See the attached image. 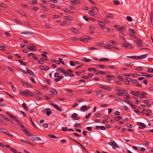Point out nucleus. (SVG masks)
I'll list each match as a JSON object with an SVG mask.
<instances>
[{"mask_svg": "<svg viewBox=\"0 0 153 153\" xmlns=\"http://www.w3.org/2000/svg\"><path fill=\"white\" fill-rule=\"evenodd\" d=\"M49 103L50 104L52 105L56 109L58 110L59 111H62V109L59 107L57 105L55 104L52 101H50Z\"/></svg>", "mask_w": 153, "mask_h": 153, "instance_id": "1", "label": "nucleus"}, {"mask_svg": "<svg viewBox=\"0 0 153 153\" xmlns=\"http://www.w3.org/2000/svg\"><path fill=\"white\" fill-rule=\"evenodd\" d=\"M137 125H140L141 127H139V129H143L144 128H145L146 127V126L144 123H142L140 122H137L136 123Z\"/></svg>", "mask_w": 153, "mask_h": 153, "instance_id": "2", "label": "nucleus"}, {"mask_svg": "<svg viewBox=\"0 0 153 153\" xmlns=\"http://www.w3.org/2000/svg\"><path fill=\"white\" fill-rule=\"evenodd\" d=\"M121 45L123 47L126 48H128V47H130V48H131L132 47L131 45L125 42H122L121 43Z\"/></svg>", "mask_w": 153, "mask_h": 153, "instance_id": "3", "label": "nucleus"}, {"mask_svg": "<svg viewBox=\"0 0 153 153\" xmlns=\"http://www.w3.org/2000/svg\"><path fill=\"white\" fill-rule=\"evenodd\" d=\"M25 92L26 93L25 96L26 97H28L29 96L32 97L34 96V95L32 93L30 92L28 90H25Z\"/></svg>", "mask_w": 153, "mask_h": 153, "instance_id": "4", "label": "nucleus"}, {"mask_svg": "<svg viewBox=\"0 0 153 153\" xmlns=\"http://www.w3.org/2000/svg\"><path fill=\"white\" fill-rule=\"evenodd\" d=\"M123 101L127 103L129 105H130L133 108V109L136 108V106L134 104H133L130 101H128V100H123Z\"/></svg>", "mask_w": 153, "mask_h": 153, "instance_id": "5", "label": "nucleus"}, {"mask_svg": "<svg viewBox=\"0 0 153 153\" xmlns=\"http://www.w3.org/2000/svg\"><path fill=\"white\" fill-rule=\"evenodd\" d=\"M71 117L74 120H78L80 119V117L78 116V114L75 113H73L71 115Z\"/></svg>", "mask_w": 153, "mask_h": 153, "instance_id": "6", "label": "nucleus"}, {"mask_svg": "<svg viewBox=\"0 0 153 153\" xmlns=\"http://www.w3.org/2000/svg\"><path fill=\"white\" fill-rule=\"evenodd\" d=\"M135 33V30L134 29L130 28L129 30V31L128 32V34L130 36H132L136 38V37L134 35V33Z\"/></svg>", "mask_w": 153, "mask_h": 153, "instance_id": "7", "label": "nucleus"}, {"mask_svg": "<svg viewBox=\"0 0 153 153\" xmlns=\"http://www.w3.org/2000/svg\"><path fill=\"white\" fill-rule=\"evenodd\" d=\"M92 38L88 36H86V38H81L80 39V40L84 42H87L88 40H91Z\"/></svg>", "mask_w": 153, "mask_h": 153, "instance_id": "8", "label": "nucleus"}, {"mask_svg": "<svg viewBox=\"0 0 153 153\" xmlns=\"http://www.w3.org/2000/svg\"><path fill=\"white\" fill-rule=\"evenodd\" d=\"M130 93L135 96H138L139 94H141V92L139 91H131Z\"/></svg>", "mask_w": 153, "mask_h": 153, "instance_id": "9", "label": "nucleus"}, {"mask_svg": "<svg viewBox=\"0 0 153 153\" xmlns=\"http://www.w3.org/2000/svg\"><path fill=\"white\" fill-rule=\"evenodd\" d=\"M96 129H101V130H104L105 129V126H96L95 128Z\"/></svg>", "mask_w": 153, "mask_h": 153, "instance_id": "10", "label": "nucleus"}, {"mask_svg": "<svg viewBox=\"0 0 153 153\" xmlns=\"http://www.w3.org/2000/svg\"><path fill=\"white\" fill-rule=\"evenodd\" d=\"M147 55L146 54L142 55L137 56V59H142L146 58L147 57Z\"/></svg>", "mask_w": 153, "mask_h": 153, "instance_id": "11", "label": "nucleus"}, {"mask_svg": "<svg viewBox=\"0 0 153 153\" xmlns=\"http://www.w3.org/2000/svg\"><path fill=\"white\" fill-rule=\"evenodd\" d=\"M30 140L32 141H41V139L39 137H34L31 138Z\"/></svg>", "mask_w": 153, "mask_h": 153, "instance_id": "12", "label": "nucleus"}, {"mask_svg": "<svg viewBox=\"0 0 153 153\" xmlns=\"http://www.w3.org/2000/svg\"><path fill=\"white\" fill-rule=\"evenodd\" d=\"M57 70L59 71H61V72L65 74H69V73L67 71L64 70L62 68H58Z\"/></svg>", "mask_w": 153, "mask_h": 153, "instance_id": "13", "label": "nucleus"}, {"mask_svg": "<svg viewBox=\"0 0 153 153\" xmlns=\"http://www.w3.org/2000/svg\"><path fill=\"white\" fill-rule=\"evenodd\" d=\"M111 142H112V147L113 148V146L116 148H119L116 142L113 140H111Z\"/></svg>", "mask_w": 153, "mask_h": 153, "instance_id": "14", "label": "nucleus"}, {"mask_svg": "<svg viewBox=\"0 0 153 153\" xmlns=\"http://www.w3.org/2000/svg\"><path fill=\"white\" fill-rule=\"evenodd\" d=\"M26 70L28 73L30 75L34 76L36 77V75L34 74V73L31 70L27 68L26 69Z\"/></svg>", "mask_w": 153, "mask_h": 153, "instance_id": "15", "label": "nucleus"}, {"mask_svg": "<svg viewBox=\"0 0 153 153\" xmlns=\"http://www.w3.org/2000/svg\"><path fill=\"white\" fill-rule=\"evenodd\" d=\"M50 91L54 95H57L58 94V93L57 91L54 89L51 88L50 90Z\"/></svg>", "mask_w": 153, "mask_h": 153, "instance_id": "16", "label": "nucleus"}, {"mask_svg": "<svg viewBox=\"0 0 153 153\" xmlns=\"http://www.w3.org/2000/svg\"><path fill=\"white\" fill-rule=\"evenodd\" d=\"M136 40L135 41V42L138 44L142 45V41L139 39H136V37L135 38Z\"/></svg>", "mask_w": 153, "mask_h": 153, "instance_id": "17", "label": "nucleus"}, {"mask_svg": "<svg viewBox=\"0 0 153 153\" xmlns=\"http://www.w3.org/2000/svg\"><path fill=\"white\" fill-rule=\"evenodd\" d=\"M87 108L86 105H84L81 107V109L82 111H86L88 109Z\"/></svg>", "mask_w": 153, "mask_h": 153, "instance_id": "18", "label": "nucleus"}, {"mask_svg": "<svg viewBox=\"0 0 153 153\" xmlns=\"http://www.w3.org/2000/svg\"><path fill=\"white\" fill-rule=\"evenodd\" d=\"M114 15L113 14H108L105 16V18L106 19H108L109 18H113L114 17Z\"/></svg>", "mask_w": 153, "mask_h": 153, "instance_id": "19", "label": "nucleus"}, {"mask_svg": "<svg viewBox=\"0 0 153 153\" xmlns=\"http://www.w3.org/2000/svg\"><path fill=\"white\" fill-rule=\"evenodd\" d=\"M64 18L65 19L68 20H73L72 17L70 16H64Z\"/></svg>", "mask_w": 153, "mask_h": 153, "instance_id": "20", "label": "nucleus"}, {"mask_svg": "<svg viewBox=\"0 0 153 153\" xmlns=\"http://www.w3.org/2000/svg\"><path fill=\"white\" fill-rule=\"evenodd\" d=\"M70 29L71 31H72L75 33H77L79 32V31H78L77 30H76V28L74 27H71Z\"/></svg>", "mask_w": 153, "mask_h": 153, "instance_id": "21", "label": "nucleus"}, {"mask_svg": "<svg viewBox=\"0 0 153 153\" xmlns=\"http://www.w3.org/2000/svg\"><path fill=\"white\" fill-rule=\"evenodd\" d=\"M105 45L106 47L104 46V47L105 49H110L112 47V45H111L108 44H105Z\"/></svg>", "mask_w": 153, "mask_h": 153, "instance_id": "22", "label": "nucleus"}, {"mask_svg": "<svg viewBox=\"0 0 153 153\" xmlns=\"http://www.w3.org/2000/svg\"><path fill=\"white\" fill-rule=\"evenodd\" d=\"M79 0H72L71 1V3L72 4L75 5L76 4V3H79Z\"/></svg>", "mask_w": 153, "mask_h": 153, "instance_id": "23", "label": "nucleus"}, {"mask_svg": "<svg viewBox=\"0 0 153 153\" xmlns=\"http://www.w3.org/2000/svg\"><path fill=\"white\" fill-rule=\"evenodd\" d=\"M141 95L142 97H143L144 98H146V97L145 96L146 95H147V93L146 92H141V94H140Z\"/></svg>", "mask_w": 153, "mask_h": 153, "instance_id": "24", "label": "nucleus"}, {"mask_svg": "<svg viewBox=\"0 0 153 153\" xmlns=\"http://www.w3.org/2000/svg\"><path fill=\"white\" fill-rule=\"evenodd\" d=\"M89 13L91 15L96 16L97 15L96 13H94L93 11L91 10H89L88 11Z\"/></svg>", "mask_w": 153, "mask_h": 153, "instance_id": "25", "label": "nucleus"}, {"mask_svg": "<svg viewBox=\"0 0 153 153\" xmlns=\"http://www.w3.org/2000/svg\"><path fill=\"white\" fill-rule=\"evenodd\" d=\"M98 25L100 26H103L104 25V23L103 22L100 21H97Z\"/></svg>", "mask_w": 153, "mask_h": 153, "instance_id": "26", "label": "nucleus"}, {"mask_svg": "<svg viewBox=\"0 0 153 153\" xmlns=\"http://www.w3.org/2000/svg\"><path fill=\"white\" fill-rule=\"evenodd\" d=\"M109 60L108 59L105 58H100L99 59L100 61H108Z\"/></svg>", "mask_w": 153, "mask_h": 153, "instance_id": "27", "label": "nucleus"}, {"mask_svg": "<svg viewBox=\"0 0 153 153\" xmlns=\"http://www.w3.org/2000/svg\"><path fill=\"white\" fill-rule=\"evenodd\" d=\"M83 60L85 62H90L91 59H87L86 58L84 57L83 58Z\"/></svg>", "mask_w": 153, "mask_h": 153, "instance_id": "28", "label": "nucleus"}, {"mask_svg": "<svg viewBox=\"0 0 153 153\" xmlns=\"http://www.w3.org/2000/svg\"><path fill=\"white\" fill-rule=\"evenodd\" d=\"M144 102L146 104L147 107H149L150 106V104H149V101L147 100H145L144 101Z\"/></svg>", "mask_w": 153, "mask_h": 153, "instance_id": "29", "label": "nucleus"}, {"mask_svg": "<svg viewBox=\"0 0 153 153\" xmlns=\"http://www.w3.org/2000/svg\"><path fill=\"white\" fill-rule=\"evenodd\" d=\"M19 62L21 63V64L25 65H26V62H23L22 59H20L19 60Z\"/></svg>", "mask_w": 153, "mask_h": 153, "instance_id": "30", "label": "nucleus"}, {"mask_svg": "<svg viewBox=\"0 0 153 153\" xmlns=\"http://www.w3.org/2000/svg\"><path fill=\"white\" fill-rule=\"evenodd\" d=\"M113 1L115 5H119L120 4L119 1L118 0H113Z\"/></svg>", "mask_w": 153, "mask_h": 153, "instance_id": "31", "label": "nucleus"}, {"mask_svg": "<svg viewBox=\"0 0 153 153\" xmlns=\"http://www.w3.org/2000/svg\"><path fill=\"white\" fill-rule=\"evenodd\" d=\"M22 105L23 108H24L26 111H28V108H27V105L25 103H23Z\"/></svg>", "mask_w": 153, "mask_h": 153, "instance_id": "32", "label": "nucleus"}, {"mask_svg": "<svg viewBox=\"0 0 153 153\" xmlns=\"http://www.w3.org/2000/svg\"><path fill=\"white\" fill-rule=\"evenodd\" d=\"M58 59L59 60V62H60L62 65H65V62L63 61V59L61 58H59Z\"/></svg>", "mask_w": 153, "mask_h": 153, "instance_id": "33", "label": "nucleus"}, {"mask_svg": "<svg viewBox=\"0 0 153 153\" xmlns=\"http://www.w3.org/2000/svg\"><path fill=\"white\" fill-rule=\"evenodd\" d=\"M48 136L49 137L52 138L56 139L57 138V137L56 136H55L53 134H48Z\"/></svg>", "mask_w": 153, "mask_h": 153, "instance_id": "34", "label": "nucleus"}, {"mask_svg": "<svg viewBox=\"0 0 153 153\" xmlns=\"http://www.w3.org/2000/svg\"><path fill=\"white\" fill-rule=\"evenodd\" d=\"M106 66L105 65H97V67L100 68H104Z\"/></svg>", "mask_w": 153, "mask_h": 153, "instance_id": "35", "label": "nucleus"}, {"mask_svg": "<svg viewBox=\"0 0 153 153\" xmlns=\"http://www.w3.org/2000/svg\"><path fill=\"white\" fill-rule=\"evenodd\" d=\"M102 29L103 30H105L106 31L109 32L110 31V29L107 27H102Z\"/></svg>", "mask_w": 153, "mask_h": 153, "instance_id": "36", "label": "nucleus"}, {"mask_svg": "<svg viewBox=\"0 0 153 153\" xmlns=\"http://www.w3.org/2000/svg\"><path fill=\"white\" fill-rule=\"evenodd\" d=\"M127 20L129 22H131L132 21V18L131 17V16H127Z\"/></svg>", "mask_w": 153, "mask_h": 153, "instance_id": "37", "label": "nucleus"}, {"mask_svg": "<svg viewBox=\"0 0 153 153\" xmlns=\"http://www.w3.org/2000/svg\"><path fill=\"white\" fill-rule=\"evenodd\" d=\"M25 132L29 136H33L32 134L28 131L26 130L25 131Z\"/></svg>", "mask_w": 153, "mask_h": 153, "instance_id": "38", "label": "nucleus"}, {"mask_svg": "<svg viewBox=\"0 0 153 153\" xmlns=\"http://www.w3.org/2000/svg\"><path fill=\"white\" fill-rule=\"evenodd\" d=\"M30 121H31V122L32 124V125H33V127H34L35 128H37V127L36 126V125H35L34 124V123H33V121H32V118H30Z\"/></svg>", "mask_w": 153, "mask_h": 153, "instance_id": "39", "label": "nucleus"}, {"mask_svg": "<svg viewBox=\"0 0 153 153\" xmlns=\"http://www.w3.org/2000/svg\"><path fill=\"white\" fill-rule=\"evenodd\" d=\"M61 80V78H60L59 76L57 77V78H55L54 79V81L55 82H57L60 81Z\"/></svg>", "mask_w": 153, "mask_h": 153, "instance_id": "40", "label": "nucleus"}, {"mask_svg": "<svg viewBox=\"0 0 153 153\" xmlns=\"http://www.w3.org/2000/svg\"><path fill=\"white\" fill-rule=\"evenodd\" d=\"M91 10H96L97 11H99V9L96 7H91Z\"/></svg>", "mask_w": 153, "mask_h": 153, "instance_id": "41", "label": "nucleus"}, {"mask_svg": "<svg viewBox=\"0 0 153 153\" xmlns=\"http://www.w3.org/2000/svg\"><path fill=\"white\" fill-rule=\"evenodd\" d=\"M47 109L49 110H50V111H46V114L47 115L49 116L50 115L51 112L52 113V112L50 109Z\"/></svg>", "mask_w": 153, "mask_h": 153, "instance_id": "42", "label": "nucleus"}, {"mask_svg": "<svg viewBox=\"0 0 153 153\" xmlns=\"http://www.w3.org/2000/svg\"><path fill=\"white\" fill-rule=\"evenodd\" d=\"M31 47H32L31 51H34L36 50V48L35 46L31 45Z\"/></svg>", "mask_w": 153, "mask_h": 153, "instance_id": "43", "label": "nucleus"}, {"mask_svg": "<svg viewBox=\"0 0 153 153\" xmlns=\"http://www.w3.org/2000/svg\"><path fill=\"white\" fill-rule=\"evenodd\" d=\"M88 70L90 71H93L94 72L97 71V70L94 68H89L88 69Z\"/></svg>", "mask_w": 153, "mask_h": 153, "instance_id": "44", "label": "nucleus"}, {"mask_svg": "<svg viewBox=\"0 0 153 153\" xmlns=\"http://www.w3.org/2000/svg\"><path fill=\"white\" fill-rule=\"evenodd\" d=\"M115 119L116 121H118L119 120L122 119V117L121 116H119L118 117H115Z\"/></svg>", "mask_w": 153, "mask_h": 153, "instance_id": "45", "label": "nucleus"}, {"mask_svg": "<svg viewBox=\"0 0 153 153\" xmlns=\"http://www.w3.org/2000/svg\"><path fill=\"white\" fill-rule=\"evenodd\" d=\"M22 85L25 87L27 88L28 86H27V83H26L25 82L23 81L22 82Z\"/></svg>", "mask_w": 153, "mask_h": 153, "instance_id": "46", "label": "nucleus"}, {"mask_svg": "<svg viewBox=\"0 0 153 153\" xmlns=\"http://www.w3.org/2000/svg\"><path fill=\"white\" fill-rule=\"evenodd\" d=\"M10 150L14 152V153H16V152H17L16 151V149H14V148H10Z\"/></svg>", "mask_w": 153, "mask_h": 153, "instance_id": "47", "label": "nucleus"}, {"mask_svg": "<svg viewBox=\"0 0 153 153\" xmlns=\"http://www.w3.org/2000/svg\"><path fill=\"white\" fill-rule=\"evenodd\" d=\"M0 6L4 8H6L7 7L5 4L2 3H0Z\"/></svg>", "mask_w": 153, "mask_h": 153, "instance_id": "48", "label": "nucleus"}, {"mask_svg": "<svg viewBox=\"0 0 153 153\" xmlns=\"http://www.w3.org/2000/svg\"><path fill=\"white\" fill-rule=\"evenodd\" d=\"M31 3L32 4H35L37 3V0H32L31 1Z\"/></svg>", "mask_w": 153, "mask_h": 153, "instance_id": "49", "label": "nucleus"}, {"mask_svg": "<svg viewBox=\"0 0 153 153\" xmlns=\"http://www.w3.org/2000/svg\"><path fill=\"white\" fill-rule=\"evenodd\" d=\"M19 12L21 14L25 16H26V15L25 14V13L22 10H19Z\"/></svg>", "mask_w": 153, "mask_h": 153, "instance_id": "50", "label": "nucleus"}, {"mask_svg": "<svg viewBox=\"0 0 153 153\" xmlns=\"http://www.w3.org/2000/svg\"><path fill=\"white\" fill-rule=\"evenodd\" d=\"M7 132H6V133H5V134H6L8 136L10 137H13V136L11 134L9 133L7 130Z\"/></svg>", "mask_w": 153, "mask_h": 153, "instance_id": "51", "label": "nucleus"}, {"mask_svg": "<svg viewBox=\"0 0 153 153\" xmlns=\"http://www.w3.org/2000/svg\"><path fill=\"white\" fill-rule=\"evenodd\" d=\"M127 58H131L134 59H137V56H127Z\"/></svg>", "mask_w": 153, "mask_h": 153, "instance_id": "52", "label": "nucleus"}, {"mask_svg": "<svg viewBox=\"0 0 153 153\" xmlns=\"http://www.w3.org/2000/svg\"><path fill=\"white\" fill-rule=\"evenodd\" d=\"M81 125L80 123H76L75 124L74 126L75 127L78 128L79 126H80Z\"/></svg>", "mask_w": 153, "mask_h": 153, "instance_id": "53", "label": "nucleus"}, {"mask_svg": "<svg viewBox=\"0 0 153 153\" xmlns=\"http://www.w3.org/2000/svg\"><path fill=\"white\" fill-rule=\"evenodd\" d=\"M7 130L6 129L3 128H1L0 129V131H1L2 132H3L4 133H5L6 132H7Z\"/></svg>", "mask_w": 153, "mask_h": 153, "instance_id": "54", "label": "nucleus"}, {"mask_svg": "<svg viewBox=\"0 0 153 153\" xmlns=\"http://www.w3.org/2000/svg\"><path fill=\"white\" fill-rule=\"evenodd\" d=\"M109 42L110 43H112L114 45H117V43L116 42L112 40H110L109 41Z\"/></svg>", "mask_w": 153, "mask_h": 153, "instance_id": "55", "label": "nucleus"}, {"mask_svg": "<svg viewBox=\"0 0 153 153\" xmlns=\"http://www.w3.org/2000/svg\"><path fill=\"white\" fill-rule=\"evenodd\" d=\"M0 116L1 117H2L4 119L8 121H10V120L8 119V118H7L6 117H5L4 115L2 114H1V115H0Z\"/></svg>", "mask_w": 153, "mask_h": 153, "instance_id": "56", "label": "nucleus"}, {"mask_svg": "<svg viewBox=\"0 0 153 153\" xmlns=\"http://www.w3.org/2000/svg\"><path fill=\"white\" fill-rule=\"evenodd\" d=\"M147 71L150 73H153V68H148Z\"/></svg>", "mask_w": 153, "mask_h": 153, "instance_id": "57", "label": "nucleus"}, {"mask_svg": "<svg viewBox=\"0 0 153 153\" xmlns=\"http://www.w3.org/2000/svg\"><path fill=\"white\" fill-rule=\"evenodd\" d=\"M87 49L88 50H97V49L94 47H88V48Z\"/></svg>", "mask_w": 153, "mask_h": 153, "instance_id": "58", "label": "nucleus"}, {"mask_svg": "<svg viewBox=\"0 0 153 153\" xmlns=\"http://www.w3.org/2000/svg\"><path fill=\"white\" fill-rule=\"evenodd\" d=\"M68 130V128L66 127H62V130L64 131H66Z\"/></svg>", "mask_w": 153, "mask_h": 153, "instance_id": "59", "label": "nucleus"}, {"mask_svg": "<svg viewBox=\"0 0 153 153\" xmlns=\"http://www.w3.org/2000/svg\"><path fill=\"white\" fill-rule=\"evenodd\" d=\"M91 93H92V91L90 89H88L85 92L86 94H90Z\"/></svg>", "mask_w": 153, "mask_h": 153, "instance_id": "60", "label": "nucleus"}, {"mask_svg": "<svg viewBox=\"0 0 153 153\" xmlns=\"http://www.w3.org/2000/svg\"><path fill=\"white\" fill-rule=\"evenodd\" d=\"M83 18L86 21H87V22H88L89 21V18H87L86 16H83Z\"/></svg>", "mask_w": 153, "mask_h": 153, "instance_id": "61", "label": "nucleus"}, {"mask_svg": "<svg viewBox=\"0 0 153 153\" xmlns=\"http://www.w3.org/2000/svg\"><path fill=\"white\" fill-rule=\"evenodd\" d=\"M152 13H151L150 15L151 21L152 24L153 23V15Z\"/></svg>", "mask_w": 153, "mask_h": 153, "instance_id": "62", "label": "nucleus"}, {"mask_svg": "<svg viewBox=\"0 0 153 153\" xmlns=\"http://www.w3.org/2000/svg\"><path fill=\"white\" fill-rule=\"evenodd\" d=\"M138 150L141 151L142 152H144L146 150V149L144 148H140L139 147L138 149Z\"/></svg>", "mask_w": 153, "mask_h": 153, "instance_id": "63", "label": "nucleus"}, {"mask_svg": "<svg viewBox=\"0 0 153 153\" xmlns=\"http://www.w3.org/2000/svg\"><path fill=\"white\" fill-rule=\"evenodd\" d=\"M117 77L119 78L120 79V81H123L124 79H123V77L122 76H118Z\"/></svg>", "mask_w": 153, "mask_h": 153, "instance_id": "64", "label": "nucleus"}]
</instances>
